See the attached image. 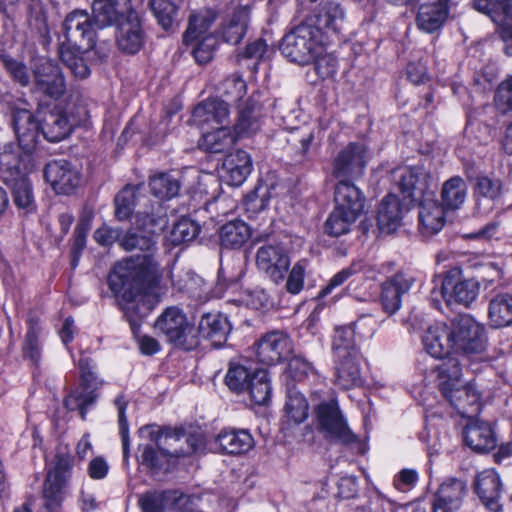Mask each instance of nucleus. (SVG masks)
<instances>
[{
	"label": "nucleus",
	"mask_w": 512,
	"mask_h": 512,
	"mask_svg": "<svg viewBox=\"0 0 512 512\" xmlns=\"http://www.w3.org/2000/svg\"><path fill=\"white\" fill-rule=\"evenodd\" d=\"M135 224L143 234L128 232L120 239V245L128 251L139 249L147 253L119 261L108 276L109 289L126 311L129 310L127 306L135 302L147 299L151 303L150 298L157 302L161 294L162 273L150 250L155 244L152 235L162 228V224L154 216L141 212L135 215Z\"/></svg>",
	"instance_id": "obj_1"
},
{
	"label": "nucleus",
	"mask_w": 512,
	"mask_h": 512,
	"mask_svg": "<svg viewBox=\"0 0 512 512\" xmlns=\"http://www.w3.org/2000/svg\"><path fill=\"white\" fill-rule=\"evenodd\" d=\"M430 180L426 170L416 166L402 169L398 181L404 198L419 204V226L422 234L426 236L438 233L445 224L446 209L434 200V189Z\"/></svg>",
	"instance_id": "obj_2"
},
{
	"label": "nucleus",
	"mask_w": 512,
	"mask_h": 512,
	"mask_svg": "<svg viewBox=\"0 0 512 512\" xmlns=\"http://www.w3.org/2000/svg\"><path fill=\"white\" fill-rule=\"evenodd\" d=\"M281 53L291 62L299 65H312L314 76L307 72V80L316 85L318 83L319 66L317 59L320 50V27L318 17H309L302 24L287 33L280 45Z\"/></svg>",
	"instance_id": "obj_3"
},
{
	"label": "nucleus",
	"mask_w": 512,
	"mask_h": 512,
	"mask_svg": "<svg viewBox=\"0 0 512 512\" xmlns=\"http://www.w3.org/2000/svg\"><path fill=\"white\" fill-rule=\"evenodd\" d=\"M439 388L444 398L465 418L476 416L481 407L480 393L472 383L462 381V364L451 359L438 366Z\"/></svg>",
	"instance_id": "obj_4"
},
{
	"label": "nucleus",
	"mask_w": 512,
	"mask_h": 512,
	"mask_svg": "<svg viewBox=\"0 0 512 512\" xmlns=\"http://www.w3.org/2000/svg\"><path fill=\"white\" fill-rule=\"evenodd\" d=\"M452 347L454 359L460 361L462 367L467 362H490L488 336L483 324L469 315H461L452 320Z\"/></svg>",
	"instance_id": "obj_5"
},
{
	"label": "nucleus",
	"mask_w": 512,
	"mask_h": 512,
	"mask_svg": "<svg viewBox=\"0 0 512 512\" xmlns=\"http://www.w3.org/2000/svg\"><path fill=\"white\" fill-rule=\"evenodd\" d=\"M89 112L82 100L66 104L65 108L56 107L45 112L40 124V132L51 142H59L66 138L76 126L86 124Z\"/></svg>",
	"instance_id": "obj_6"
},
{
	"label": "nucleus",
	"mask_w": 512,
	"mask_h": 512,
	"mask_svg": "<svg viewBox=\"0 0 512 512\" xmlns=\"http://www.w3.org/2000/svg\"><path fill=\"white\" fill-rule=\"evenodd\" d=\"M155 329L175 347L192 350L198 346V335L182 309L167 307L156 319Z\"/></svg>",
	"instance_id": "obj_7"
},
{
	"label": "nucleus",
	"mask_w": 512,
	"mask_h": 512,
	"mask_svg": "<svg viewBox=\"0 0 512 512\" xmlns=\"http://www.w3.org/2000/svg\"><path fill=\"white\" fill-rule=\"evenodd\" d=\"M72 458L67 453L55 456L53 468L47 473L43 487L44 507L56 512L64 500V487L71 477Z\"/></svg>",
	"instance_id": "obj_8"
},
{
	"label": "nucleus",
	"mask_w": 512,
	"mask_h": 512,
	"mask_svg": "<svg viewBox=\"0 0 512 512\" xmlns=\"http://www.w3.org/2000/svg\"><path fill=\"white\" fill-rule=\"evenodd\" d=\"M96 26L92 17L85 10H74L63 22L65 42L61 46H73L93 50L96 45Z\"/></svg>",
	"instance_id": "obj_9"
},
{
	"label": "nucleus",
	"mask_w": 512,
	"mask_h": 512,
	"mask_svg": "<svg viewBox=\"0 0 512 512\" xmlns=\"http://www.w3.org/2000/svg\"><path fill=\"white\" fill-rule=\"evenodd\" d=\"M140 433L142 436H145V437L149 438L150 440L155 441V443L158 447V450H159V451H156L152 446H149V445H146L143 447V451H142V455H141L142 461H143V463L147 464L150 467H156L159 465L158 454H162L164 456L179 457V456H184V455L192 453V452H198L203 446L201 438L195 437V436H190L186 439V441L190 447L188 451L177 450V449H174V451H168V450H165L164 448H162V446L163 445L170 446L171 445L169 443L170 441H179L178 436L162 434L159 432L158 428L155 426H147V427L141 428Z\"/></svg>",
	"instance_id": "obj_10"
},
{
	"label": "nucleus",
	"mask_w": 512,
	"mask_h": 512,
	"mask_svg": "<svg viewBox=\"0 0 512 512\" xmlns=\"http://www.w3.org/2000/svg\"><path fill=\"white\" fill-rule=\"evenodd\" d=\"M366 164V147L360 143H350L336 157L333 175L338 181H353L363 176Z\"/></svg>",
	"instance_id": "obj_11"
},
{
	"label": "nucleus",
	"mask_w": 512,
	"mask_h": 512,
	"mask_svg": "<svg viewBox=\"0 0 512 512\" xmlns=\"http://www.w3.org/2000/svg\"><path fill=\"white\" fill-rule=\"evenodd\" d=\"M8 157L9 155L7 154L1 156V177L6 185L12 189L14 203L18 209L23 210L24 213H31L36 209L31 183L28 177L17 167H9L6 165V159Z\"/></svg>",
	"instance_id": "obj_12"
},
{
	"label": "nucleus",
	"mask_w": 512,
	"mask_h": 512,
	"mask_svg": "<svg viewBox=\"0 0 512 512\" xmlns=\"http://www.w3.org/2000/svg\"><path fill=\"white\" fill-rule=\"evenodd\" d=\"M321 415L322 433L325 437L343 444H353L358 441L357 436L348 427L334 395H331L329 401L322 402Z\"/></svg>",
	"instance_id": "obj_13"
},
{
	"label": "nucleus",
	"mask_w": 512,
	"mask_h": 512,
	"mask_svg": "<svg viewBox=\"0 0 512 512\" xmlns=\"http://www.w3.org/2000/svg\"><path fill=\"white\" fill-rule=\"evenodd\" d=\"M79 369L81 372V384L65 399L67 409L79 410L81 418L84 420L86 410L94 404L97 395L94 388V374L92 372V363L88 358L79 360Z\"/></svg>",
	"instance_id": "obj_14"
},
{
	"label": "nucleus",
	"mask_w": 512,
	"mask_h": 512,
	"mask_svg": "<svg viewBox=\"0 0 512 512\" xmlns=\"http://www.w3.org/2000/svg\"><path fill=\"white\" fill-rule=\"evenodd\" d=\"M44 177L57 194H71L80 185L79 170L64 159L53 160L46 164Z\"/></svg>",
	"instance_id": "obj_15"
},
{
	"label": "nucleus",
	"mask_w": 512,
	"mask_h": 512,
	"mask_svg": "<svg viewBox=\"0 0 512 512\" xmlns=\"http://www.w3.org/2000/svg\"><path fill=\"white\" fill-rule=\"evenodd\" d=\"M459 275L460 271L457 269L446 273L442 280L441 294L449 304L455 302L469 306L478 297L480 284L474 279L457 281Z\"/></svg>",
	"instance_id": "obj_16"
},
{
	"label": "nucleus",
	"mask_w": 512,
	"mask_h": 512,
	"mask_svg": "<svg viewBox=\"0 0 512 512\" xmlns=\"http://www.w3.org/2000/svg\"><path fill=\"white\" fill-rule=\"evenodd\" d=\"M256 265L273 282L283 281L290 266V260L284 249L278 244L261 246L256 253Z\"/></svg>",
	"instance_id": "obj_17"
},
{
	"label": "nucleus",
	"mask_w": 512,
	"mask_h": 512,
	"mask_svg": "<svg viewBox=\"0 0 512 512\" xmlns=\"http://www.w3.org/2000/svg\"><path fill=\"white\" fill-rule=\"evenodd\" d=\"M415 283L410 272L399 271L382 285L381 305L388 315L395 314L402 306V297L407 294Z\"/></svg>",
	"instance_id": "obj_18"
},
{
	"label": "nucleus",
	"mask_w": 512,
	"mask_h": 512,
	"mask_svg": "<svg viewBox=\"0 0 512 512\" xmlns=\"http://www.w3.org/2000/svg\"><path fill=\"white\" fill-rule=\"evenodd\" d=\"M36 89L54 99L61 97L66 90V83L60 67L51 60H41L34 69Z\"/></svg>",
	"instance_id": "obj_19"
},
{
	"label": "nucleus",
	"mask_w": 512,
	"mask_h": 512,
	"mask_svg": "<svg viewBox=\"0 0 512 512\" xmlns=\"http://www.w3.org/2000/svg\"><path fill=\"white\" fill-rule=\"evenodd\" d=\"M422 344L425 351L434 358L446 359L453 357L452 321L450 324L435 323L424 331Z\"/></svg>",
	"instance_id": "obj_20"
},
{
	"label": "nucleus",
	"mask_w": 512,
	"mask_h": 512,
	"mask_svg": "<svg viewBox=\"0 0 512 512\" xmlns=\"http://www.w3.org/2000/svg\"><path fill=\"white\" fill-rule=\"evenodd\" d=\"M334 384L343 390L360 388L365 385L361 354L352 353L336 357Z\"/></svg>",
	"instance_id": "obj_21"
},
{
	"label": "nucleus",
	"mask_w": 512,
	"mask_h": 512,
	"mask_svg": "<svg viewBox=\"0 0 512 512\" xmlns=\"http://www.w3.org/2000/svg\"><path fill=\"white\" fill-rule=\"evenodd\" d=\"M467 484L462 479L450 477L439 486L433 499V512H457L467 494Z\"/></svg>",
	"instance_id": "obj_22"
},
{
	"label": "nucleus",
	"mask_w": 512,
	"mask_h": 512,
	"mask_svg": "<svg viewBox=\"0 0 512 512\" xmlns=\"http://www.w3.org/2000/svg\"><path fill=\"white\" fill-rule=\"evenodd\" d=\"M229 114V108L225 101L208 99L195 107L192 121L202 131H205L229 125Z\"/></svg>",
	"instance_id": "obj_23"
},
{
	"label": "nucleus",
	"mask_w": 512,
	"mask_h": 512,
	"mask_svg": "<svg viewBox=\"0 0 512 512\" xmlns=\"http://www.w3.org/2000/svg\"><path fill=\"white\" fill-rule=\"evenodd\" d=\"M143 31L139 14L129 10L125 16H121L117 25L116 42L118 48L128 54L137 53L143 45Z\"/></svg>",
	"instance_id": "obj_24"
},
{
	"label": "nucleus",
	"mask_w": 512,
	"mask_h": 512,
	"mask_svg": "<svg viewBox=\"0 0 512 512\" xmlns=\"http://www.w3.org/2000/svg\"><path fill=\"white\" fill-rule=\"evenodd\" d=\"M373 323L374 320L371 317H362L353 324L337 327L332 343L335 357H343L352 353L360 354L356 347L355 336L358 334L360 337H371L374 330L372 329L369 334H366L362 328Z\"/></svg>",
	"instance_id": "obj_25"
},
{
	"label": "nucleus",
	"mask_w": 512,
	"mask_h": 512,
	"mask_svg": "<svg viewBox=\"0 0 512 512\" xmlns=\"http://www.w3.org/2000/svg\"><path fill=\"white\" fill-rule=\"evenodd\" d=\"M292 352V342L283 332L274 331L265 335L258 343L257 357L267 365L279 363Z\"/></svg>",
	"instance_id": "obj_26"
},
{
	"label": "nucleus",
	"mask_w": 512,
	"mask_h": 512,
	"mask_svg": "<svg viewBox=\"0 0 512 512\" xmlns=\"http://www.w3.org/2000/svg\"><path fill=\"white\" fill-rule=\"evenodd\" d=\"M12 124L19 145L26 152H31L40 135L39 120L27 109H15L12 116Z\"/></svg>",
	"instance_id": "obj_27"
},
{
	"label": "nucleus",
	"mask_w": 512,
	"mask_h": 512,
	"mask_svg": "<svg viewBox=\"0 0 512 512\" xmlns=\"http://www.w3.org/2000/svg\"><path fill=\"white\" fill-rule=\"evenodd\" d=\"M252 171V159L243 150L227 155L221 167V178L230 186H241Z\"/></svg>",
	"instance_id": "obj_28"
},
{
	"label": "nucleus",
	"mask_w": 512,
	"mask_h": 512,
	"mask_svg": "<svg viewBox=\"0 0 512 512\" xmlns=\"http://www.w3.org/2000/svg\"><path fill=\"white\" fill-rule=\"evenodd\" d=\"M474 490L488 510L499 508L502 483L499 474L494 469H485L476 475Z\"/></svg>",
	"instance_id": "obj_29"
},
{
	"label": "nucleus",
	"mask_w": 512,
	"mask_h": 512,
	"mask_svg": "<svg viewBox=\"0 0 512 512\" xmlns=\"http://www.w3.org/2000/svg\"><path fill=\"white\" fill-rule=\"evenodd\" d=\"M336 208L347 212L350 217H359L365 207V196L353 181H338L335 186Z\"/></svg>",
	"instance_id": "obj_30"
},
{
	"label": "nucleus",
	"mask_w": 512,
	"mask_h": 512,
	"mask_svg": "<svg viewBox=\"0 0 512 512\" xmlns=\"http://www.w3.org/2000/svg\"><path fill=\"white\" fill-rule=\"evenodd\" d=\"M230 323L226 316L220 313L204 314L198 324L196 334L198 343L200 338L208 339L215 346H220L230 332Z\"/></svg>",
	"instance_id": "obj_31"
},
{
	"label": "nucleus",
	"mask_w": 512,
	"mask_h": 512,
	"mask_svg": "<svg viewBox=\"0 0 512 512\" xmlns=\"http://www.w3.org/2000/svg\"><path fill=\"white\" fill-rule=\"evenodd\" d=\"M465 443L477 452H488L496 447L497 439L489 423L471 421L463 431Z\"/></svg>",
	"instance_id": "obj_32"
},
{
	"label": "nucleus",
	"mask_w": 512,
	"mask_h": 512,
	"mask_svg": "<svg viewBox=\"0 0 512 512\" xmlns=\"http://www.w3.org/2000/svg\"><path fill=\"white\" fill-rule=\"evenodd\" d=\"M220 450L227 454H244L254 446V439L245 429H223L215 438Z\"/></svg>",
	"instance_id": "obj_33"
},
{
	"label": "nucleus",
	"mask_w": 512,
	"mask_h": 512,
	"mask_svg": "<svg viewBox=\"0 0 512 512\" xmlns=\"http://www.w3.org/2000/svg\"><path fill=\"white\" fill-rule=\"evenodd\" d=\"M403 209L399 198L394 194L386 195L379 204L377 223L384 233H392L401 225Z\"/></svg>",
	"instance_id": "obj_34"
},
{
	"label": "nucleus",
	"mask_w": 512,
	"mask_h": 512,
	"mask_svg": "<svg viewBox=\"0 0 512 512\" xmlns=\"http://www.w3.org/2000/svg\"><path fill=\"white\" fill-rule=\"evenodd\" d=\"M449 8L444 3H425L419 6L416 15L417 27L426 32L433 33L445 23Z\"/></svg>",
	"instance_id": "obj_35"
},
{
	"label": "nucleus",
	"mask_w": 512,
	"mask_h": 512,
	"mask_svg": "<svg viewBox=\"0 0 512 512\" xmlns=\"http://www.w3.org/2000/svg\"><path fill=\"white\" fill-rule=\"evenodd\" d=\"M236 135L229 125L203 131L199 147L209 153H222L236 142Z\"/></svg>",
	"instance_id": "obj_36"
},
{
	"label": "nucleus",
	"mask_w": 512,
	"mask_h": 512,
	"mask_svg": "<svg viewBox=\"0 0 512 512\" xmlns=\"http://www.w3.org/2000/svg\"><path fill=\"white\" fill-rule=\"evenodd\" d=\"M488 320L493 328L512 325L511 293H498L491 297L488 304Z\"/></svg>",
	"instance_id": "obj_37"
},
{
	"label": "nucleus",
	"mask_w": 512,
	"mask_h": 512,
	"mask_svg": "<svg viewBox=\"0 0 512 512\" xmlns=\"http://www.w3.org/2000/svg\"><path fill=\"white\" fill-rule=\"evenodd\" d=\"M259 369L247 361L231 362L225 375V384L231 391L243 393L248 390L249 383Z\"/></svg>",
	"instance_id": "obj_38"
},
{
	"label": "nucleus",
	"mask_w": 512,
	"mask_h": 512,
	"mask_svg": "<svg viewBox=\"0 0 512 512\" xmlns=\"http://www.w3.org/2000/svg\"><path fill=\"white\" fill-rule=\"evenodd\" d=\"M467 190V185L461 177L454 176L448 179L441 190L442 206L446 210L459 209L466 200Z\"/></svg>",
	"instance_id": "obj_39"
},
{
	"label": "nucleus",
	"mask_w": 512,
	"mask_h": 512,
	"mask_svg": "<svg viewBox=\"0 0 512 512\" xmlns=\"http://www.w3.org/2000/svg\"><path fill=\"white\" fill-rule=\"evenodd\" d=\"M472 7L487 15L497 27L512 17V4L509 0H473Z\"/></svg>",
	"instance_id": "obj_40"
},
{
	"label": "nucleus",
	"mask_w": 512,
	"mask_h": 512,
	"mask_svg": "<svg viewBox=\"0 0 512 512\" xmlns=\"http://www.w3.org/2000/svg\"><path fill=\"white\" fill-rule=\"evenodd\" d=\"M215 19L216 14L212 10H202L191 14L188 28L183 35L184 43L189 45L206 36Z\"/></svg>",
	"instance_id": "obj_41"
},
{
	"label": "nucleus",
	"mask_w": 512,
	"mask_h": 512,
	"mask_svg": "<svg viewBox=\"0 0 512 512\" xmlns=\"http://www.w3.org/2000/svg\"><path fill=\"white\" fill-rule=\"evenodd\" d=\"M249 11L242 7L236 10L222 26V37L227 43L236 45L245 35Z\"/></svg>",
	"instance_id": "obj_42"
},
{
	"label": "nucleus",
	"mask_w": 512,
	"mask_h": 512,
	"mask_svg": "<svg viewBox=\"0 0 512 512\" xmlns=\"http://www.w3.org/2000/svg\"><path fill=\"white\" fill-rule=\"evenodd\" d=\"M221 245L227 248L242 246L250 237L249 227L241 220L224 224L219 233Z\"/></svg>",
	"instance_id": "obj_43"
},
{
	"label": "nucleus",
	"mask_w": 512,
	"mask_h": 512,
	"mask_svg": "<svg viewBox=\"0 0 512 512\" xmlns=\"http://www.w3.org/2000/svg\"><path fill=\"white\" fill-rule=\"evenodd\" d=\"M149 186L152 194L162 200L177 196L180 190L179 180L168 173H159L152 176Z\"/></svg>",
	"instance_id": "obj_44"
},
{
	"label": "nucleus",
	"mask_w": 512,
	"mask_h": 512,
	"mask_svg": "<svg viewBox=\"0 0 512 512\" xmlns=\"http://www.w3.org/2000/svg\"><path fill=\"white\" fill-rule=\"evenodd\" d=\"M90 51L91 50L81 49L78 52L76 47L61 46L60 58L76 77L86 78L90 74V69L83 55Z\"/></svg>",
	"instance_id": "obj_45"
},
{
	"label": "nucleus",
	"mask_w": 512,
	"mask_h": 512,
	"mask_svg": "<svg viewBox=\"0 0 512 512\" xmlns=\"http://www.w3.org/2000/svg\"><path fill=\"white\" fill-rule=\"evenodd\" d=\"M199 231L200 227L196 222L188 218H181L166 235V242L171 246H178L193 240Z\"/></svg>",
	"instance_id": "obj_46"
},
{
	"label": "nucleus",
	"mask_w": 512,
	"mask_h": 512,
	"mask_svg": "<svg viewBox=\"0 0 512 512\" xmlns=\"http://www.w3.org/2000/svg\"><path fill=\"white\" fill-rule=\"evenodd\" d=\"M247 391L251 401L257 405H265L270 400L272 391L268 372L264 369H259L249 383Z\"/></svg>",
	"instance_id": "obj_47"
},
{
	"label": "nucleus",
	"mask_w": 512,
	"mask_h": 512,
	"mask_svg": "<svg viewBox=\"0 0 512 512\" xmlns=\"http://www.w3.org/2000/svg\"><path fill=\"white\" fill-rule=\"evenodd\" d=\"M92 20L98 29L112 25L119 21L116 5L112 0H94L92 5Z\"/></svg>",
	"instance_id": "obj_48"
},
{
	"label": "nucleus",
	"mask_w": 512,
	"mask_h": 512,
	"mask_svg": "<svg viewBox=\"0 0 512 512\" xmlns=\"http://www.w3.org/2000/svg\"><path fill=\"white\" fill-rule=\"evenodd\" d=\"M40 332L41 327L38 320L29 318L27 320V332L23 343V353L25 357L33 362H37L40 358Z\"/></svg>",
	"instance_id": "obj_49"
},
{
	"label": "nucleus",
	"mask_w": 512,
	"mask_h": 512,
	"mask_svg": "<svg viewBox=\"0 0 512 512\" xmlns=\"http://www.w3.org/2000/svg\"><path fill=\"white\" fill-rule=\"evenodd\" d=\"M285 417L299 424L308 417L309 404L303 394L290 390L284 407Z\"/></svg>",
	"instance_id": "obj_50"
},
{
	"label": "nucleus",
	"mask_w": 512,
	"mask_h": 512,
	"mask_svg": "<svg viewBox=\"0 0 512 512\" xmlns=\"http://www.w3.org/2000/svg\"><path fill=\"white\" fill-rule=\"evenodd\" d=\"M260 129L259 115L253 107L247 106L240 110L236 124L234 125V134L237 138L249 137Z\"/></svg>",
	"instance_id": "obj_51"
},
{
	"label": "nucleus",
	"mask_w": 512,
	"mask_h": 512,
	"mask_svg": "<svg viewBox=\"0 0 512 512\" xmlns=\"http://www.w3.org/2000/svg\"><path fill=\"white\" fill-rule=\"evenodd\" d=\"M356 220L357 217H350L347 212L335 207L325 222L326 232L331 236H341L349 231L351 224Z\"/></svg>",
	"instance_id": "obj_52"
},
{
	"label": "nucleus",
	"mask_w": 512,
	"mask_h": 512,
	"mask_svg": "<svg viewBox=\"0 0 512 512\" xmlns=\"http://www.w3.org/2000/svg\"><path fill=\"white\" fill-rule=\"evenodd\" d=\"M149 7L165 30L172 26L177 14L176 4L171 0H149Z\"/></svg>",
	"instance_id": "obj_53"
},
{
	"label": "nucleus",
	"mask_w": 512,
	"mask_h": 512,
	"mask_svg": "<svg viewBox=\"0 0 512 512\" xmlns=\"http://www.w3.org/2000/svg\"><path fill=\"white\" fill-rule=\"evenodd\" d=\"M137 189L133 186L123 188L115 198V214L119 220H125L131 215L136 204Z\"/></svg>",
	"instance_id": "obj_54"
},
{
	"label": "nucleus",
	"mask_w": 512,
	"mask_h": 512,
	"mask_svg": "<svg viewBox=\"0 0 512 512\" xmlns=\"http://www.w3.org/2000/svg\"><path fill=\"white\" fill-rule=\"evenodd\" d=\"M219 90L227 100L238 102L245 96L247 87L241 76L233 74L221 83Z\"/></svg>",
	"instance_id": "obj_55"
},
{
	"label": "nucleus",
	"mask_w": 512,
	"mask_h": 512,
	"mask_svg": "<svg viewBox=\"0 0 512 512\" xmlns=\"http://www.w3.org/2000/svg\"><path fill=\"white\" fill-rule=\"evenodd\" d=\"M192 44H194L192 54L195 60L200 64H206L213 58L217 39L214 35L208 34Z\"/></svg>",
	"instance_id": "obj_56"
},
{
	"label": "nucleus",
	"mask_w": 512,
	"mask_h": 512,
	"mask_svg": "<svg viewBox=\"0 0 512 512\" xmlns=\"http://www.w3.org/2000/svg\"><path fill=\"white\" fill-rule=\"evenodd\" d=\"M475 194L477 197L496 201L502 194V182L488 176H479L475 185Z\"/></svg>",
	"instance_id": "obj_57"
},
{
	"label": "nucleus",
	"mask_w": 512,
	"mask_h": 512,
	"mask_svg": "<svg viewBox=\"0 0 512 512\" xmlns=\"http://www.w3.org/2000/svg\"><path fill=\"white\" fill-rule=\"evenodd\" d=\"M324 11L325 26L333 32H338L345 19V12L339 3L326 2Z\"/></svg>",
	"instance_id": "obj_58"
},
{
	"label": "nucleus",
	"mask_w": 512,
	"mask_h": 512,
	"mask_svg": "<svg viewBox=\"0 0 512 512\" xmlns=\"http://www.w3.org/2000/svg\"><path fill=\"white\" fill-rule=\"evenodd\" d=\"M275 185L260 184L247 199L248 210H263L267 206L268 199L273 197L272 191Z\"/></svg>",
	"instance_id": "obj_59"
},
{
	"label": "nucleus",
	"mask_w": 512,
	"mask_h": 512,
	"mask_svg": "<svg viewBox=\"0 0 512 512\" xmlns=\"http://www.w3.org/2000/svg\"><path fill=\"white\" fill-rule=\"evenodd\" d=\"M172 283L181 292L197 295L202 279L192 272L186 271L178 274L176 277L173 276Z\"/></svg>",
	"instance_id": "obj_60"
},
{
	"label": "nucleus",
	"mask_w": 512,
	"mask_h": 512,
	"mask_svg": "<svg viewBox=\"0 0 512 512\" xmlns=\"http://www.w3.org/2000/svg\"><path fill=\"white\" fill-rule=\"evenodd\" d=\"M2 61L11 77L21 86H27L30 83V74L27 67L20 61L9 56H3Z\"/></svg>",
	"instance_id": "obj_61"
},
{
	"label": "nucleus",
	"mask_w": 512,
	"mask_h": 512,
	"mask_svg": "<svg viewBox=\"0 0 512 512\" xmlns=\"http://www.w3.org/2000/svg\"><path fill=\"white\" fill-rule=\"evenodd\" d=\"M495 105L503 112L512 111V76L500 83L495 94Z\"/></svg>",
	"instance_id": "obj_62"
},
{
	"label": "nucleus",
	"mask_w": 512,
	"mask_h": 512,
	"mask_svg": "<svg viewBox=\"0 0 512 512\" xmlns=\"http://www.w3.org/2000/svg\"><path fill=\"white\" fill-rule=\"evenodd\" d=\"M115 404L118 409L119 428L122 437L123 455L124 458H127L129 450L128 422L125 416L127 402L123 399L122 396H119L115 399Z\"/></svg>",
	"instance_id": "obj_63"
},
{
	"label": "nucleus",
	"mask_w": 512,
	"mask_h": 512,
	"mask_svg": "<svg viewBox=\"0 0 512 512\" xmlns=\"http://www.w3.org/2000/svg\"><path fill=\"white\" fill-rule=\"evenodd\" d=\"M309 371L310 364L306 360L294 357L288 362L284 375L288 379L301 381L307 376Z\"/></svg>",
	"instance_id": "obj_64"
}]
</instances>
